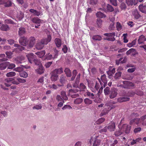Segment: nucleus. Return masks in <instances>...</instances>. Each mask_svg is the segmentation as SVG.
Masks as SVG:
<instances>
[{
    "instance_id": "f257e3e1",
    "label": "nucleus",
    "mask_w": 146,
    "mask_h": 146,
    "mask_svg": "<svg viewBox=\"0 0 146 146\" xmlns=\"http://www.w3.org/2000/svg\"><path fill=\"white\" fill-rule=\"evenodd\" d=\"M86 80L88 87L93 92H95L98 91L100 87L99 83L94 80H90L87 79Z\"/></svg>"
},
{
    "instance_id": "f03ea898",
    "label": "nucleus",
    "mask_w": 146,
    "mask_h": 146,
    "mask_svg": "<svg viewBox=\"0 0 146 146\" xmlns=\"http://www.w3.org/2000/svg\"><path fill=\"white\" fill-rule=\"evenodd\" d=\"M80 90L76 89H70L69 90V93L71 96L72 98H76L79 96L78 94L76 93L78 92Z\"/></svg>"
},
{
    "instance_id": "7ed1b4c3",
    "label": "nucleus",
    "mask_w": 146,
    "mask_h": 146,
    "mask_svg": "<svg viewBox=\"0 0 146 146\" xmlns=\"http://www.w3.org/2000/svg\"><path fill=\"white\" fill-rule=\"evenodd\" d=\"M19 41L20 44L23 46H26L28 44V41L25 36L21 37Z\"/></svg>"
},
{
    "instance_id": "20e7f679",
    "label": "nucleus",
    "mask_w": 146,
    "mask_h": 146,
    "mask_svg": "<svg viewBox=\"0 0 146 146\" xmlns=\"http://www.w3.org/2000/svg\"><path fill=\"white\" fill-rule=\"evenodd\" d=\"M26 56L29 62L31 64L33 62V61L36 58V57L35 55L32 53L29 54L27 55Z\"/></svg>"
},
{
    "instance_id": "39448f33",
    "label": "nucleus",
    "mask_w": 146,
    "mask_h": 146,
    "mask_svg": "<svg viewBox=\"0 0 146 146\" xmlns=\"http://www.w3.org/2000/svg\"><path fill=\"white\" fill-rule=\"evenodd\" d=\"M117 90L116 88H114L111 89L109 98L110 99H113L115 98L117 95Z\"/></svg>"
},
{
    "instance_id": "423d86ee",
    "label": "nucleus",
    "mask_w": 146,
    "mask_h": 146,
    "mask_svg": "<svg viewBox=\"0 0 146 146\" xmlns=\"http://www.w3.org/2000/svg\"><path fill=\"white\" fill-rule=\"evenodd\" d=\"M51 74L50 78L51 80L54 82L57 81L58 78V76L56 73V71H55L54 70L51 72Z\"/></svg>"
},
{
    "instance_id": "0eeeda50",
    "label": "nucleus",
    "mask_w": 146,
    "mask_h": 146,
    "mask_svg": "<svg viewBox=\"0 0 146 146\" xmlns=\"http://www.w3.org/2000/svg\"><path fill=\"white\" fill-rule=\"evenodd\" d=\"M124 85V88H129L130 87H133L134 86V84L127 81H124L122 82Z\"/></svg>"
},
{
    "instance_id": "6e6552de",
    "label": "nucleus",
    "mask_w": 146,
    "mask_h": 146,
    "mask_svg": "<svg viewBox=\"0 0 146 146\" xmlns=\"http://www.w3.org/2000/svg\"><path fill=\"white\" fill-rule=\"evenodd\" d=\"M108 129L110 131H115V123L113 121H111L109 123L108 126H107Z\"/></svg>"
},
{
    "instance_id": "1a4fd4ad",
    "label": "nucleus",
    "mask_w": 146,
    "mask_h": 146,
    "mask_svg": "<svg viewBox=\"0 0 146 146\" xmlns=\"http://www.w3.org/2000/svg\"><path fill=\"white\" fill-rule=\"evenodd\" d=\"M129 100L130 98L127 96L120 97L117 99V102L119 103L129 101Z\"/></svg>"
},
{
    "instance_id": "9d476101",
    "label": "nucleus",
    "mask_w": 146,
    "mask_h": 146,
    "mask_svg": "<svg viewBox=\"0 0 146 146\" xmlns=\"http://www.w3.org/2000/svg\"><path fill=\"white\" fill-rule=\"evenodd\" d=\"M15 60L17 64H20L25 62V59L23 56L17 57L15 58Z\"/></svg>"
},
{
    "instance_id": "9b49d317",
    "label": "nucleus",
    "mask_w": 146,
    "mask_h": 146,
    "mask_svg": "<svg viewBox=\"0 0 146 146\" xmlns=\"http://www.w3.org/2000/svg\"><path fill=\"white\" fill-rule=\"evenodd\" d=\"M9 62H5L0 63V70H5L9 65Z\"/></svg>"
},
{
    "instance_id": "f8f14e48",
    "label": "nucleus",
    "mask_w": 146,
    "mask_h": 146,
    "mask_svg": "<svg viewBox=\"0 0 146 146\" xmlns=\"http://www.w3.org/2000/svg\"><path fill=\"white\" fill-rule=\"evenodd\" d=\"M51 39V37L50 35H49L47 36V38L43 39L41 40V41L42 42L43 44H46L49 42H50Z\"/></svg>"
},
{
    "instance_id": "ddd939ff",
    "label": "nucleus",
    "mask_w": 146,
    "mask_h": 146,
    "mask_svg": "<svg viewBox=\"0 0 146 146\" xmlns=\"http://www.w3.org/2000/svg\"><path fill=\"white\" fill-rule=\"evenodd\" d=\"M35 42V39L34 37H30L29 40V46L30 47H32Z\"/></svg>"
},
{
    "instance_id": "4468645a",
    "label": "nucleus",
    "mask_w": 146,
    "mask_h": 146,
    "mask_svg": "<svg viewBox=\"0 0 146 146\" xmlns=\"http://www.w3.org/2000/svg\"><path fill=\"white\" fill-rule=\"evenodd\" d=\"M125 132L126 133H129L131 129V126L126 124H123L122 126Z\"/></svg>"
},
{
    "instance_id": "2eb2a0df",
    "label": "nucleus",
    "mask_w": 146,
    "mask_h": 146,
    "mask_svg": "<svg viewBox=\"0 0 146 146\" xmlns=\"http://www.w3.org/2000/svg\"><path fill=\"white\" fill-rule=\"evenodd\" d=\"M141 122L140 119L139 118H136L131 120L129 123L130 125L136 124L138 125Z\"/></svg>"
},
{
    "instance_id": "dca6fc26",
    "label": "nucleus",
    "mask_w": 146,
    "mask_h": 146,
    "mask_svg": "<svg viewBox=\"0 0 146 146\" xmlns=\"http://www.w3.org/2000/svg\"><path fill=\"white\" fill-rule=\"evenodd\" d=\"M38 68L36 70V72L38 74H43L44 71V70L42 65L38 66Z\"/></svg>"
},
{
    "instance_id": "f3484780",
    "label": "nucleus",
    "mask_w": 146,
    "mask_h": 146,
    "mask_svg": "<svg viewBox=\"0 0 146 146\" xmlns=\"http://www.w3.org/2000/svg\"><path fill=\"white\" fill-rule=\"evenodd\" d=\"M92 140L93 141L94 139H92V138L90 141V143H91L92 142ZM101 141L100 140L96 139L95 138L93 145V146H98L100 145Z\"/></svg>"
},
{
    "instance_id": "a211bd4d",
    "label": "nucleus",
    "mask_w": 146,
    "mask_h": 146,
    "mask_svg": "<svg viewBox=\"0 0 146 146\" xmlns=\"http://www.w3.org/2000/svg\"><path fill=\"white\" fill-rule=\"evenodd\" d=\"M101 79L102 80L101 81L103 84L104 87H105L107 85V82L106 75L105 74L102 75Z\"/></svg>"
},
{
    "instance_id": "6ab92c4d",
    "label": "nucleus",
    "mask_w": 146,
    "mask_h": 146,
    "mask_svg": "<svg viewBox=\"0 0 146 146\" xmlns=\"http://www.w3.org/2000/svg\"><path fill=\"white\" fill-rule=\"evenodd\" d=\"M4 84L7 87L10 86L12 84V79L9 78L6 79L4 82Z\"/></svg>"
},
{
    "instance_id": "aec40b11",
    "label": "nucleus",
    "mask_w": 146,
    "mask_h": 146,
    "mask_svg": "<svg viewBox=\"0 0 146 146\" xmlns=\"http://www.w3.org/2000/svg\"><path fill=\"white\" fill-rule=\"evenodd\" d=\"M145 41V37L143 35H141L139 38L138 40V43L139 44H141L144 43V41Z\"/></svg>"
},
{
    "instance_id": "412c9836",
    "label": "nucleus",
    "mask_w": 146,
    "mask_h": 146,
    "mask_svg": "<svg viewBox=\"0 0 146 146\" xmlns=\"http://www.w3.org/2000/svg\"><path fill=\"white\" fill-rule=\"evenodd\" d=\"M61 40L59 38H56L54 40V42L57 47L59 48L61 46Z\"/></svg>"
},
{
    "instance_id": "4be33fe9",
    "label": "nucleus",
    "mask_w": 146,
    "mask_h": 146,
    "mask_svg": "<svg viewBox=\"0 0 146 146\" xmlns=\"http://www.w3.org/2000/svg\"><path fill=\"white\" fill-rule=\"evenodd\" d=\"M32 21L35 23L40 24L42 21L39 19L38 17H34L31 19Z\"/></svg>"
},
{
    "instance_id": "5701e85b",
    "label": "nucleus",
    "mask_w": 146,
    "mask_h": 146,
    "mask_svg": "<svg viewBox=\"0 0 146 146\" xmlns=\"http://www.w3.org/2000/svg\"><path fill=\"white\" fill-rule=\"evenodd\" d=\"M26 33L25 28L23 27H20L19 29L18 34L19 36H21L24 35Z\"/></svg>"
},
{
    "instance_id": "b1692460",
    "label": "nucleus",
    "mask_w": 146,
    "mask_h": 146,
    "mask_svg": "<svg viewBox=\"0 0 146 146\" xmlns=\"http://www.w3.org/2000/svg\"><path fill=\"white\" fill-rule=\"evenodd\" d=\"M97 79L100 82V85H101V88L99 90H99L98 93V95H100L102 92L103 88L104 87V85H103V84L101 81L100 78H98Z\"/></svg>"
},
{
    "instance_id": "393cba45",
    "label": "nucleus",
    "mask_w": 146,
    "mask_h": 146,
    "mask_svg": "<svg viewBox=\"0 0 146 146\" xmlns=\"http://www.w3.org/2000/svg\"><path fill=\"white\" fill-rule=\"evenodd\" d=\"M44 46V45L41 42H38L36 44V48L38 50H41L42 48Z\"/></svg>"
},
{
    "instance_id": "a878e982",
    "label": "nucleus",
    "mask_w": 146,
    "mask_h": 146,
    "mask_svg": "<svg viewBox=\"0 0 146 146\" xmlns=\"http://www.w3.org/2000/svg\"><path fill=\"white\" fill-rule=\"evenodd\" d=\"M66 76L68 77H70L72 76L71 72L70 70L68 68H66L64 70Z\"/></svg>"
},
{
    "instance_id": "bb28decb",
    "label": "nucleus",
    "mask_w": 146,
    "mask_h": 146,
    "mask_svg": "<svg viewBox=\"0 0 146 146\" xmlns=\"http://www.w3.org/2000/svg\"><path fill=\"white\" fill-rule=\"evenodd\" d=\"M29 11L31 13H33L35 15L38 16L40 15V13L39 11L35 10L33 9H31L29 10Z\"/></svg>"
},
{
    "instance_id": "cd10ccee",
    "label": "nucleus",
    "mask_w": 146,
    "mask_h": 146,
    "mask_svg": "<svg viewBox=\"0 0 146 146\" xmlns=\"http://www.w3.org/2000/svg\"><path fill=\"white\" fill-rule=\"evenodd\" d=\"M61 95L62 99L65 100H68V98L67 97L65 91H62L60 93Z\"/></svg>"
},
{
    "instance_id": "c85d7f7f",
    "label": "nucleus",
    "mask_w": 146,
    "mask_h": 146,
    "mask_svg": "<svg viewBox=\"0 0 146 146\" xmlns=\"http://www.w3.org/2000/svg\"><path fill=\"white\" fill-rule=\"evenodd\" d=\"M5 55L4 54H0V58H2L0 59V62H3L7 61L8 59L7 58H5Z\"/></svg>"
},
{
    "instance_id": "c756f323",
    "label": "nucleus",
    "mask_w": 146,
    "mask_h": 146,
    "mask_svg": "<svg viewBox=\"0 0 146 146\" xmlns=\"http://www.w3.org/2000/svg\"><path fill=\"white\" fill-rule=\"evenodd\" d=\"M133 14L136 19H138L140 17V15L139 14L137 10H135L133 12Z\"/></svg>"
},
{
    "instance_id": "7c9ffc66",
    "label": "nucleus",
    "mask_w": 146,
    "mask_h": 146,
    "mask_svg": "<svg viewBox=\"0 0 146 146\" xmlns=\"http://www.w3.org/2000/svg\"><path fill=\"white\" fill-rule=\"evenodd\" d=\"M84 102L85 104L89 105L92 103V101L88 98H86L84 100Z\"/></svg>"
},
{
    "instance_id": "2f4dec72",
    "label": "nucleus",
    "mask_w": 146,
    "mask_h": 146,
    "mask_svg": "<svg viewBox=\"0 0 146 146\" xmlns=\"http://www.w3.org/2000/svg\"><path fill=\"white\" fill-rule=\"evenodd\" d=\"M96 15L97 17L100 18H103L106 17V15L105 14L100 11L96 13Z\"/></svg>"
},
{
    "instance_id": "473e14b6",
    "label": "nucleus",
    "mask_w": 146,
    "mask_h": 146,
    "mask_svg": "<svg viewBox=\"0 0 146 146\" xmlns=\"http://www.w3.org/2000/svg\"><path fill=\"white\" fill-rule=\"evenodd\" d=\"M3 5L5 7H9L11 6L12 5L11 2L9 0H6Z\"/></svg>"
},
{
    "instance_id": "72a5a7b5",
    "label": "nucleus",
    "mask_w": 146,
    "mask_h": 146,
    "mask_svg": "<svg viewBox=\"0 0 146 146\" xmlns=\"http://www.w3.org/2000/svg\"><path fill=\"white\" fill-rule=\"evenodd\" d=\"M106 9H107V10L109 12H112L114 11V9L112 6L109 4L107 5Z\"/></svg>"
},
{
    "instance_id": "f704fd0d",
    "label": "nucleus",
    "mask_w": 146,
    "mask_h": 146,
    "mask_svg": "<svg viewBox=\"0 0 146 146\" xmlns=\"http://www.w3.org/2000/svg\"><path fill=\"white\" fill-rule=\"evenodd\" d=\"M19 75L21 77H23L24 78H26L28 76L27 73L24 71H21L19 73Z\"/></svg>"
},
{
    "instance_id": "c9c22d12",
    "label": "nucleus",
    "mask_w": 146,
    "mask_h": 146,
    "mask_svg": "<svg viewBox=\"0 0 146 146\" xmlns=\"http://www.w3.org/2000/svg\"><path fill=\"white\" fill-rule=\"evenodd\" d=\"M45 52L44 51H41L40 52H38L36 53V54H37L38 56L40 58H42L45 55Z\"/></svg>"
},
{
    "instance_id": "e433bc0d",
    "label": "nucleus",
    "mask_w": 146,
    "mask_h": 146,
    "mask_svg": "<svg viewBox=\"0 0 146 146\" xmlns=\"http://www.w3.org/2000/svg\"><path fill=\"white\" fill-rule=\"evenodd\" d=\"M83 101L82 98H76L74 101V103L75 104H79L81 103Z\"/></svg>"
},
{
    "instance_id": "4c0bfd02",
    "label": "nucleus",
    "mask_w": 146,
    "mask_h": 146,
    "mask_svg": "<svg viewBox=\"0 0 146 146\" xmlns=\"http://www.w3.org/2000/svg\"><path fill=\"white\" fill-rule=\"evenodd\" d=\"M0 29L3 31H7L9 29V27L6 25H3L0 27Z\"/></svg>"
},
{
    "instance_id": "58836bf2",
    "label": "nucleus",
    "mask_w": 146,
    "mask_h": 146,
    "mask_svg": "<svg viewBox=\"0 0 146 146\" xmlns=\"http://www.w3.org/2000/svg\"><path fill=\"white\" fill-rule=\"evenodd\" d=\"M85 94L87 96L90 97L92 99H94V95L92 93H91L87 91L86 92Z\"/></svg>"
},
{
    "instance_id": "ea45409f",
    "label": "nucleus",
    "mask_w": 146,
    "mask_h": 146,
    "mask_svg": "<svg viewBox=\"0 0 146 146\" xmlns=\"http://www.w3.org/2000/svg\"><path fill=\"white\" fill-rule=\"evenodd\" d=\"M139 8L140 11L142 12L146 13V7L145 6H143L142 5H140Z\"/></svg>"
},
{
    "instance_id": "a19ab883",
    "label": "nucleus",
    "mask_w": 146,
    "mask_h": 146,
    "mask_svg": "<svg viewBox=\"0 0 146 146\" xmlns=\"http://www.w3.org/2000/svg\"><path fill=\"white\" fill-rule=\"evenodd\" d=\"M104 35L110 37H114L115 35V33H106L104 34Z\"/></svg>"
},
{
    "instance_id": "79ce46f5",
    "label": "nucleus",
    "mask_w": 146,
    "mask_h": 146,
    "mask_svg": "<svg viewBox=\"0 0 146 146\" xmlns=\"http://www.w3.org/2000/svg\"><path fill=\"white\" fill-rule=\"evenodd\" d=\"M92 39L96 40H101L102 38L100 36L96 35L93 36Z\"/></svg>"
},
{
    "instance_id": "37998d69",
    "label": "nucleus",
    "mask_w": 146,
    "mask_h": 146,
    "mask_svg": "<svg viewBox=\"0 0 146 146\" xmlns=\"http://www.w3.org/2000/svg\"><path fill=\"white\" fill-rule=\"evenodd\" d=\"M55 71H56L57 74H60L63 72V68H60L58 69H56L54 70Z\"/></svg>"
},
{
    "instance_id": "c03bdc74",
    "label": "nucleus",
    "mask_w": 146,
    "mask_h": 146,
    "mask_svg": "<svg viewBox=\"0 0 146 146\" xmlns=\"http://www.w3.org/2000/svg\"><path fill=\"white\" fill-rule=\"evenodd\" d=\"M77 74V72L76 70H73L72 72V76L71 78V80L73 81L74 80Z\"/></svg>"
},
{
    "instance_id": "a18cd8bd",
    "label": "nucleus",
    "mask_w": 146,
    "mask_h": 146,
    "mask_svg": "<svg viewBox=\"0 0 146 146\" xmlns=\"http://www.w3.org/2000/svg\"><path fill=\"white\" fill-rule=\"evenodd\" d=\"M65 78V76H64L63 75H61L60 81L61 84H63L65 83L66 81Z\"/></svg>"
},
{
    "instance_id": "49530a36",
    "label": "nucleus",
    "mask_w": 146,
    "mask_h": 146,
    "mask_svg": "<svg viewBox=\"0 0 146 146\" xmlns=\"http://www.w3.org/2000/svg\"><path fill=\"white\" fill-rule=\"evenodd\" d=\"M16 73L14 72H11L7 73L6 74L7 77H13L15 75Z\"/></svg>"
},
{
    "instance_id": "de8ad7c7",
    "label": "nucleus",
    "mask_w": 146,
    "mask_h": 146,
    "mask_svg": "<svg viewBox=\"0 0 146 146\" xmlns=\"http://www.w3.org/2000/svg\"><path fill=\"white\" fill-rule=\"evenodd\" d=\"M135 52V49L134 48H131L129 49L126 52V54L127 55L130 54Z\"/></svg>"
},
{
    "instance_id": "09e8293b",
    "label": "nucleus",
    "mask_w": 146,
    "mask_h": 146,
    "mask_svg": "<svg viewBox=\"0 0 146 146\" xmlns=\"http://www.w3.org/2000/svg\"><path fill=\"white\" fill-rule=\"evenodd\" d=\"M104 93L106 95H108L110 93V88L108 87H107L104 90Z\"/></svg>"
},
{
    "instance_id": "8fccbe9b",
    "label": "nucleus",
    "mask_w": 146,
    "mask_h": 146,
    "mask_svg": "<svg viewBox=\"0 0 146 146\" xmlns=\"http://www.w3.org/2000/svg\"><path fill=\"white\" fill-rule=\"evenodd\" d=\"M121 72H120L116 73L114 76V78L116 79H119V78L121 76Z\"/></svg>"
},
{
    "instance_id": "3c124183",
    "label": "nucleus",
    "mask_w": 146,
    "mask_h": 146,
    "mask_svg": "<svg viewBox=\"0 0 146 146\" xmlns=\"http://www.w3.org/2000/svg\"><path fill=\"white\" fill-rule=\"evenodd\" d=\"M5 53L7 56L6 58H12V55L13 53L11 52L7 51Z\"/></svg>"
},
{
    "instance_id": "603ef678",
    "label": "nucleus",
    "mask_w": 146,
    "mask_h": 146,
    "mask_svg": "<svg viewBox=\"0 0 146 146\" xmlns=\"http://www.w3.org/2000/svg\"><path fill=\"white\" fill-rule=\"evenodd\" d=\"M105 119L104 118H101L99 119L96 122V123L97 124H100L104 122Z\"/></svg>"
},
{
    "instance_id": "864d4df0",
    "label": "nucleus",
    "mask_w": 146,
    "mask_h": 146,
    "mask_svg": "<svg viewBox=\"0 0 146 146\" xmlns=\"http://www.w3.org/2000/svg\"><path fill=\"white\" fill-rule=\"evenodd\" d=\"M33 62L35 63V65L37 66H40V65H42L40 61L36 58L33 61Z\"/></svg>"
},
{
    "instance_id": "5fc2aeb1",
    "label": "nucleus",
    "mask_w": 146,
    "mask_h": 146,
    "mask_svg": "<svg viewBox=\"0 0 146 146\" xmlns=\"http://www.w3.org/2000/svg\"><path fill=\"white\" fill-rule=\"evenodd\" d=\"M116 27L117 30L118 31H119L121 29L122 26L119 22H117V23Z\"/></svg>"
},
{
    "instance_id": "6e6d98bb",
    "label": "nucleus",
    "mask_w": 146,
    "mask_h": 146,
    "mask_svg": "<svg viewBox=\"0 0 146 146\" xmlns=\"http://www.w3.org/2000/svg\"><path fill=\"white\" fill-rule=\"evenodd\" d=\"M106 106H109V107L108 108V109L109 110L114 109L115 108V106L113 105H111L109 103H106Z\"/></svg>"
},
{
    "instance_id": "4d7b16f0",
    "label": "nucleus",
    "mask_w": 146,
    "mask_h": 146,
    "mask_svg": "<svg viewBox=\"0 0 146 146\" xmlns=\"http://www.w3.org/2000/svg\"><path fill=\"white\" fill-rule=\"evenodd\" d=\"M54 55L53 56V59L57 58L58 54V51L56 49L54 50Z\"/></svg>"
},
{
    "instance_id": "13d9d810",
    "label": "nucleus",
    "mask_w": 146,
    "mask_h": 146,
    "mask_svg": "<svg viewBox=\"0 0 146 146\" xmlns=\"http://www.w3.org/2000/svg\"><path fill=\"white\" fill-rule=\"evenodd\" d=\"M102 20L100 19H98L97 21V23L98 26L99 27H100L102 25Z\"/></svg>"
},
{
    "instance_id": "bf43d9fd",
    "label": "nucleus",
    "mask_w": 146,
    "mask_h": 146,
    "mask_svg": "<svg viewBox=\"0 0 146 146\" xmlns=\"http://www.w3.org/2000/svg\"><path fill=\"white\" fill-rule=\"evenodd\" d=\"M8 68L9 69H12L14 68L15 67V65L13 63H10L9 62V65L8 66Z\"/></svg>"
},
{
    "instance_id": "052dcab7",
    "label": "nucleus",
    "mask_w": 146,
    "mask_h": 146,
    "mask_svg": "<svg viewBox=\"0 0 146 146\" xmlns=\"http://www.w3.org/2000/svg\"><path fill=\"white\" fill-rule=\"evenodd\" d=\"M115 28L114 23L112 22L109 26V29L110 30H113Z\"/></svg>"
},
{
    "instance_id": "680f3d73",
    "label": "nucleus",
    "mask_w": 146,
    "mask_h": 146,
    "mask_svg": "<svg viewBox=\"0 0 146 146\" xmlns=\"http://www.w3.org/2000/svg\"><path fill=\"white\" fill-rule=\"evenodd\" d=\"M141 130V127H138L134 129V132L135 133H137L139 132Z\"/></svg>"
},
{
    "instance_id": "e2e57ef3",
    "label": "nucleus",
    "mask_w": 146,
    "mask_h": 146,
    "mask_svg": "<svg viewBox=\"0 0 146 146\" xmlns=\"http://www.w3.org/2000/svg\"><path fill=\"white\" fill-rule=\"evenodd\" d=\"M122 133V132L120 130L116 131L114 133V134L116 136H118L120 135Z\"/></svg>"
},
{
    "instance_id": "0e129e2a",
    "label": "nucleus",
    "mask_w": 146,
    "mask_h": 146,
    "mask_svg": "<svg viewBox=\"0 0 146 146\" xmlns=\"http://www.w3.org/2000/svg\"><path fill=\"white\" fill-rule=\"evenodd\" d=\"M56 100L58 102H62V100H64L59 95H57L56 96Z\"/></svg>"
},
{
    "instance_id": "69168bd1",
    "label": "nucleus",
    "mask_w": 146,
    "mask_h": 146,
    "mask_svg": "<svg viewBox=\"0 0 146 146\" xmlns=\"http://www.w3.org/2000/svg\"><path fill=\"white\" fill-rule=\"evenodd\" d=\"M126 1L128 5H133V0H126Z\"/></svg>"
},
{
    "instance_id": "338daca9",
    "label": "nucleus",
    "mask_w": 146,
    "mask_h": 146,
    "mask_svg": "<svg viewBox=\"0 0 146 146\" xmlns=\"http://www.w3.org/2000/svg\"><path fill=\"white\" fill-rule=\"evenodd\" d=\"M44 77H42L40 78L37 81L38 83H40L41 84H43L44 83Z\"/></svg>"
},
{
    "instance_id": "774afa93",
    "label": "nucleus",
    "mask_w": 146,
    "mask_h": 146,
    "mask_svg": "<svg viewBox=\"0 0 146 146\" xmlns=\"http://www.w3.org/2000/svg\"><path fill=\"white\" fill-rule=\"evenodd\" d=\"M42 108V106L40 105H36L35 106L33 107V109L39 110L41 109Z\"/></svg>"
}]
</instances>
